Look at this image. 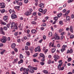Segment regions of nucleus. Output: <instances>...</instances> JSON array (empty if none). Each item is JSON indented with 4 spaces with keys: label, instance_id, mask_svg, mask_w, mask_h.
I'll list each match as a JSON object with an SVG mask.
<instances>
[{
    "label": "nucleus",
    "instance_id": "c756f323",
    "mask_svg": "<svg viewBox=\"0 0 74 74\" xmlns=\"http://www.w3.org/2000/svg\"><path fill=\"white\" fill-rule=\"evenodd\" d=\"M70 38H74V36L73 34H72L71 35L70 37Z\"/></svg>",
    "mask_w": 74,
    "mask_h": 74
},
{
    "label": "nucleus",
    "instance_id": "423d86ee",
    "mask_svg": "<svg viewBox=\"0 0 74 74\" xmlns=\"http://www.w3.org/2000/svg\"><path fill=\"white\" fill-rule=\"evenodd\" d=\"M40 47L39 46H38L37 47V48H36L35 49V52H37V51H38V52H40Z\"/></svg>",
    "mask_w": 74,
    "mask_h": 74
},
{
    "label": "nucleus",
    "instance_id": "cd10ccee",
    "mask_svg": "<svg viewBox=\"0 0 74 74\" xmlns=\"http://www.w3.org/2000/svg\"><path fill=\"white\" fill-rule=\"evenodd\" d=\"M5 52V50H3L1 52V55H3L4 53Z\"/></svg>",
    "mask_w": 74,
    "mask_h": 74
},
{
    "label": "nucleus",
    "instance_id": "0eeeda50",
    "mask_svg": "<svg viewBox=\"0 0 74 74\" xmlns=\"http://www.w3.org/2000/svg\"><path fill=\"white\" fill-rule=\"evenodd\" d=\"M11 17L12 19H15L17 18V16L14 13L12 14Z\"/></svg>",
    "mask_w": 74,
    "mask_h": 74
},
{
    "label": "nucleus",
    "instance_id": "473e14b6",
    "mask_svg": "<svg viewBox=\"0 0 74 74\" xmlns=\"http://www.w3.org/2000/svg\"><path fill=\"white\" fill-rule=\"evenodd\" d=\"M10 37H8L7 38V37H6V41H10Z\"/></svg>",
    "mask_w": 74,
    "mask_h": 74
},
{
    "label": "nucleus",
    "instance_id": "13d9d810",
    "mask_svg": "<svg viewBox=\"0 0 74 74\" xmlns=\"http://www.w3.org/2000/svg\"><path fill=\"white\" fill-rule=\"evenodd\" d=\"M18 34V32H16L14 33V35L15 36H17Z\"/></svg>",
    "mask_w": 74,
    "mask_h": 74
},
{
    "label": "nucleus",
    "instance_id": "6e6d98bb",
    "mask_svg": "<svg viewBox=\"0 0 74 74\" xmlns=\"http://www.w3.org/2000/svg\"><path fill=\"white\" fill-rule=\"evenodd\" d=\"M46 36H43V40H46Z\"/></svg>",
    "mask_w": 74,
    "mask_h": 74
},
{
    "label": "nucleus",
    "instance_id": "79ce46f5",
    "mask_svg": "<svg viewBox=\"0 0 74 74\" xmlns=\"http://www.w3.org/2000/svg\"><path fill=\"white\" fill-rule=\"evenodd\" d=\"M63 30L62 29H60L59 30V32L61 33V32H63Z\"/></svg>",
    "mask_w": 74,
    "mask_h": 74
},
{
    "label": "nucleus",
    "instance_id": "338daca9",
    "mask_svg": "<svg viewBox=\"0 0 74 74\" xmlns=\"http://www.w3.org/2000/svg\"><path fill=\"white\" fill-rule=\"evenodd\" d=\"M46 26V23H44L43 25H42V26L43 27H45V26Z\"/></svg>",
    "mask_w": 74,
    "mask_h": 74
},
{
    "label": "nucleus",
    "instance_id": "e433bc0d",
    "mask_svg": "<svg viewBox=\"0 0 74 74\" xmlns=\"http://www.w3.org/2000/svg\"><path fill=\"white\" fill-rule=\"evenodd\" d=\"M40 57H42L43 58V57H44V54H43V53H40Z\"/></svg>",
    "mask_w": 74,
    "mask_h": 74
},
{
    "label": "nucleus",
    "instance_id": "4c0bfd02",
    "mask_svg": "<svg viewBox=\"0 0 74 74\" xmlns=\"http://www.w3.org/2000/svg\"><path fill=\"white\" fill-rule=\"evenodd\" d=\"M33 61L34 62H39V61H38V60H36V59H33Z\"/></svg>",
    "mask_w": 74,
    "mask_h": 74
},
{
    "label": "nucleus",
    "instance_id": "20e7f679",
    "mask_svg": "<svg viewBox=\"0 0 74 74\" xmlns=\"http://www.w3.org/2000/svg\"><path fill=\"white\" fill-rule=\"evenodd\" d=\"M6 41V37H3V38L1 40V41L3 43H5Z\"/></svg>",
    "mask_w": 74,
    "mask_h": 74
},
{
    "label": "nucleus",
    "instance_id": "4d7b16f0",
    "mask_svg": "<svg viewBox=\"0 0 74 74\" xmlns=\"http://www.w3.org/2000/svg\"><path fill=\"white\" fill-rule=\"evenodd\" d=\"M40 63L41 65H44V64H45V63L44 62H41Z\"/></svg>",
    "mask_w": 74,
    "mask_h": 74
},
{
    "label": "nucleus",
    "instance_id": "774afa93",
    "mask_svg": "<svg viewBox=\"0 0 74 74\" xmlns=\"http://www.w3.org/2000/svg\"><path fill=\"white\" fill-rule=\"evenodd\" d=\"M17 42H21V39L17 40Z\"/></svg>",
    "mask_w": 74,
    "mask_h": 74
},
{
    "label": "nucleus",
    "instance_id": "09e8293b",
    "mask_svg": "<svg viewBox=\"0 0 74 74\" xmlns=\"http://www.w3.org/2000/svg\"><path fill=\"white\" fill-rule=\"evenodd\" d=\"M38 53H35V54H34V57H36V56H37V55H38Z\"/></svg>",
    "mask_w": 74,
    "mask_h": 74
},
{
    "label": "nucleus",
    "instance_id": "bf43d9fd",
    "mask_svg": "<svg viewBox=\"0 0 74 74\" xmlns=\"http://www.w3.org/2000/svg\"><path fill=\"white\" fill-rule=\"evenodd\" d=\"M71 18L72 19H73L74 18V16L73 14H72L71 16Z\"/></svg>",
    "mask_w": 74,
    "mask_h": 74
},
{
    "label": "nucleus",
    "instance_id": "58836bf2",
    "mask_svg": "<svg viewBox=\"0 0 74 74\" xmlns=\"http://www.w3.org/2000/svg\"><path fill=\"white\" fill-rule=\"evenodd\" d=\"M64 45H63L62 47V48L61 49V52H63L64 51Z\"/></svg>",
    "mask_w": 74,
    "mask_h": 74
},
{
    "label": "nucleus",
    "instance_id": "aec40b11",
    "mask_svg": "<svg viewBox=\"0 0 74 74\" xmlns=\"http://www.w3.org/2000/svg\"><path fill=\"white\" fill-rule=\"evenodd\" d=\"M66 20L67 21H69L70 20V17L69 16H66Z\"/></svg>",
    "mask_w": 74,
    "mask_h": 74
},
{
    "label": "nucleus",
    "instance_id": "f8f14e48",
    "mask_svg": "<svg viewBox=\"0 0 74 74\" xmlns=\"http://www.w3.org/2000/svg\"><path fill=\"white\" fill-rule=\"evenodd\" d=\"M15 25V23L14 22H12L11 23V28L12 29H13V27H14Z\"/></svg>",
    "mask_w": 74,
    "mask_h": 74
},
{
    "label": "nucleus",
    "instance_id": "a18cd8bd",
    "mask_svg": "<svg viewBox=\"0 0 74 74\" xmlns=\"http://www.w3.org/2000/svg\"><path fill=\"white\" fill-rule=\"evenodd\" d=\"M9 11L10 13V14H11L12 13V9H9Z\"/></svg>",
    "mask_w": 74,
    "mask_h": 74
},
{
    "label": "nucleus",
    "instance_id": "37998d69",
    "mask_svg": "<svg viewBox=\"0 0 74 74\" xmlns=\"http://www.w3.org/2000/svg\"><path fill=\"white\" fill-rule=\"evenodd\" d=\"M28 49H29V48H28V47H27V46H25V50H28Z\"/></svg>",
    "mask_w": 74,
    "mask_h": 74
},
{
    "label": "nucleus",
    "instance_id": "864d4df0",
    "mask_svg": "<svg viewBox=\"0 0 74 74\" xmlns=\"http://www.w3.org/2000/svg\"><path fill=\"white\" fill-rule=\"evenodd\" d=\"M3 29L5 30H7V28L5 26H4V27H3Z\"/></svg>",
    "mask_w": 74,
    "mask_h": 74
},
{
    "label": "nucleus",
    "instance_id": "9b49d317",
    "mask_svg": "<svg viewBox=\"0 0 74 74\" xmlns=\"http://www.w3.org/2000/svg\"><path fill=\"white\" fill-rule=\"evenodd\" d=\"M39 6L40 8H43L44 6L43 3H40L39 4Z\"/></svg>",
    "mask_w": 74,
    "mask_h": 74
},
{
    "label": "nucleus",
    "instance_id": "dca6fc26",
    "mask_svg": "<svg viewBox=\"0 0 74 74\" xmlns=\"http://www.w3.org/2000/svg\"><path fill=\"white\" fill-rule=\"evenodd\" d=\"M67 53H72L73 52V50L72 49H71L70 50H68L67 51Z\"/></svg>",
    "mask_w": 74,
    "mask_h": 74
},
{
    "label": "nucleus",
    "instance_id": "6e6552de",
    "mask_svg": "<svg viewBox=\"0 0 74 74\" xmlns=\"http://www.w3.org/2000/svg\"><path fill=\"white\" fill-rule=\"evenodd\" d=\"M30 69H27L25 71H24L23 73V74H25L26 73V74H29V71Z\"/></svg>",
    "mask_w": 74,
    "mask_h": 74
},
{
    "label": "nucleus",
    "instance_id": "72a5a7b5",
    "mask_svg": "<svg viewBox=\"0 0 74 74\" xmlns=\"http://www.w3.org/2000/svg\"><path fill=\"white\" fill-rule=\"evenodd\" d=\"M30 72L31 73H34V71L33 69H31Z\"/></svg>",
    "mask_w": 74,
    "mask_h": 74
},
{
    "label": "nucleus",
    "instance_id": "c03bdc74",
    "mask_svg": "<svg viewBox=\"0 0 74 74\" xmlns=\"http://www.w3.org/2000/svg\"><path fill=\"white\" fill-rule=\"evenodd\" d=\"M67 45H64V50L65 51V48H67Z\"/></svg>",
    "mask_w": 74,
    "mask_h": 74
},
{
    "label": "nucleus",
    "instance_id": "2f4dec72",
    "mask_svg": "<svg viewBox=\"0 0 74 74\" xmlns=\"http://www.w3.org/2000/svg\"><path fill=\"white\" fill-rule=\"evenodd\" d=\"M20 58L23 59V56L22 54H20Z\"/></svg>",
    "mask_w": 74,
    "mask_h": 74
},
{
    "label": "nucleus",
    "instance_id": "c9c22d12",
    "mask_svg": "<svg viewBox=\"0 0 74 74\" xmlns=\"http://www.w3.org/2000/svg\"><path fill=\"white\" fill-rule=\"evenodd\" d=\"M51 36H52V33H51V32H49V34L48 36L49 37H51Z\"/></svg>",
    "mask_w": 74,
    "mask_h": 74
},
{
    "label": "nucleus",
    "instance_id": "052dcab7",
    "mask_svg": "<svg viewBox=\"0 0 74 74\" xmlns=\"http://www.w3.org/2000/svg\"><path fill=\"white\" fill-rule=\"evenodd\" d=\"M32 14L33 15H36V12H34V13H33Z\"/></svg>",
    "mask_w": 74,
    "mask_h": 74
},
{
    "label": "nucleus",
    "instance_id": "f704fd0d",
    "mask_svg": "<svg viewBox=\"0 0 74 74\" xmlns=\"http://www.w3.org/2000/svg\"><path fill=\"white\" fill-rule=\"evenodd\" d=\"M59 23H60V25H63V21H60L59 22Z\"/></svg>",
    "mask_w": 74,
    "mask_h": 74
},
{
    "label": "nucleus",
    "instance_id": "f3484780",
    "mask_svg": "<svg viewBox=\"0 0 74 74\" xmlns=\"http://www.w3.org/2000/svg\"><path fill=\"white\" fill-rule=\"evenodd\" d=\"M0 23L1 24H3V25H5L6 24V23H5V22H3V21H2V20H1L0 21Z\"/></svg>",
    "mask_w": 74,
    "mask_h": 74
},
{
    "label": "nucleus",
    "instance_id": "69168bd1",
    "mask_svg": "<svg viewBox=\"0 0 74 74\" xmlns=\"http://www.w3.org/2000/svg\"><path fill=\"white\" fill-rule=\"evenodd\" d=\"M33 69L35 70H36L37 69V67H33Z\"/></svg>",
    "mask_w": 74,
    "mask_h": 74
},
{
    "label": "nucleus",
    "instance_id": "ddd939ff",
    "mask_svg": "<svg viewBox=\"0 0 74 74\" xmlns=\"http://www.w3.org/2000/svg\"><path fill=\"white\" fill-rule=\"evenodd\" d=\"M31 12H26L25 14V15H26L27 16H29V15H31Z\"/></svg>",
    "mask_w": 74,
    "mask_h": 74
},
{
    "label": "nucleus",
    "instance_id": "c85d7f7f",
    "mask_svg": "<svg viewBox=\"0 0 74 74\" xmlns=\"http://www.w3.org/2000/svg\"><path fill=\"white\" fill-rule=\"evenodd\" d=\"M23 5V3L22 2H19L18 3V5L19 6H21V5Z\"/></svg>",
    "mask_w": 74,
    "mask_h": 74
},
{
    "label": "nucleus",
    "instance_id": "49530a36",
    "mask_svg": "<svg viewBox=\"0 0 74 74\" xmlns=\"http://www.w3.org/2000/svg\"><path fill=\"white\" fill-rule=\"evenodd\" d=\"M26 53L27 55H29L30 53L29 51H27V52H26Z\"/></svg>",
    "mask_w": 74,
    "mask_h": 74
},
{
    "label": "nucleus",
    "instance_id": "e2e57ef3",
    "mask_svg": "<svg viewBox=\"0 0 74 74\" xmlns=\"http://www.w3.org/2000/svg\"><path fill=\"white\" fill-rule=\"evenodd\" d=\"M23 38L24 40H27V38L26 36H25V37H24Z\"/></svg>",
    "mask_w": 74,
    "mask_h": 74
},
{
    "label": "nucleus",
    "instance_id": "f03ea898",
    "mask_svg": "<svg viewBox=\"0 0 74 74\" xmlns=\"http://www.w3.org/2000/svg\"><path fill=\"white\" fill-rule=\"evenodd\" d=\"M62 62L61 63H60L59 64L58 66V69L59 70H63L64 69V67H61V66L62 65ZM61 67V68H60Z\"/></svg>",
    "mask_w": 74,
    "mask_h": 74
},
{
    "label": "nucleus",
    "instance_id": "3c124183",
    "mask_svg": "<svg viewBox=\"0 0 74 74\" xmlns=\"http://www.w3.org/2000/svg\"><path fill=\"white\" fill-rule=\"evenodd\" d=\"M66 9H64L62 10V12L64 13L65 12H66Z\"/></svg>",
    "mask_w": 74,
    "mask_h": 74
},
{
    "label": "nucleus",
    "instance_id": "ea45409f",
    "mask_svg": "<svg viewBox=\"0 0 74 74\" xmlns=\"http://www.w3.org/2000/svg\"><path fill=\"white\" fill-rule=\"evenodd\" d=\"M73 0H68V3H72L73 1Z\"/></svg>",
    "mask_w": 74,
    "mask_h": 74
},
{
    "label": "nucleus",
    "instance_id": "a878e982",
    "mask_svg": "<svg viewBox=\"0 0 74 74\" xmlns=\"http://www.w3.org/2000/svg\"><path fill=\"white\" fill-rule=\"evenodd\" d=\"M58 17L56 16L55 17H54V20H55V21H56H56H58Z\"/></svg>",
    "mask_w": 74,
    "mask_h": 74
},
{
    "label": "nucleus",
    "instance_id": "6ab92c4d",
    "mask_svg": "<svg viewBox=\"0 0 74 74\" xmlns=\"http://www.w3.org/2000/svg\"><path fill=\"white\" fill-rule=\"evenodd\" d=\"M16 45L15 44H14V43L13 44H12L11 45V47L13 49H14V48L15 47Z\"/></svg>",
    "mask_w": 74,
    "mask_h": 74
},
{
    "label": "nucleus",
    "instance_id": "1a4fd4ad",
    "mask_svg": "<svg viewBox=\"0 0 74 74\" xmlns=\"http://www.w3.org/2000/svg\"><path fill=\"white\" fill-rule=\"evenodd\" d=\"M53 57H54V58H55L54 60H55V61H56V60H57L58 59L57 57H59V56L58 55H54Z\"/></svg>",
    "mask_w": 74,
    "mask_h": 74
},
{
    "label": "nucleus",
    "instance_id": "8fccbe9b",
    "mask_svg": "<svg viewBox=\"0 0 74 74\" xmlns=\"http://www.w3.org/2000/svg\"><path fill=\"white\" fill-rule=\"evenodd\" d=\"M15 1H16V3H17V5H19V4H18V3H19L18 1H19V0H15Z\"/></svg>",
    "mask_w": 74,
    "mask_h": 74
},
{
    "label": "nucleus",
    "instance_id": "0e129e2a",
    "mask_svg": "<svg viewBox=\"0 0 74 74\" xmlns=\"http://www.w3.org/2000/svg\"><path fill=\"white\" fill-rule=\"evenodd\" d=\"M14 50L16 52H18V49L17 48H15L14 49Z\"/></svg>",
    "mask_w": 74,
    "mask_h": 74
},
{
    "label": "nucleus",
    "instance_id": "412c9836",
    "mask_svg": "<svg viewBox=\"0 0 74 74\" xmlns=\"http://www.w3.org/2000/svg\"><path fill=\"white\" fill-rule=\"evenodd\" d=\"M44 56H43V57L42 58V60H41V61L42 62H44V61H45V56L44 55Z\"/></svg>",
    "mask_w": 74,
    "mask_h": 74
},
{
    "label": "nucleus",
    "instance_id": "7c9ffc66",
    "mask_svg": "<svg viewBox=\"0 0 74 74\" xmlns=\"http://www.w3.org/2000/svg\"><path fill=\"white\" fill-rule=\"evenodd\" d=\"M31 23L32 25H36V23L34 21L32 22Z\"/></svg>",
    "mask_w": 74,
    "mask_h": 74
},
{
    "label": "nucleus",
    "instance_id": "4468645a",
    "mask_svg": "<svg viewBox=\"0 0 74 74\" xmlns=\"http://www.w3.org/2000/svg\"><path fill=\"white\" fill-rule=\"evenodd\" d=\"M29 50L31 53H33L34 51V47H31L29 48Z\"/></svg>",
    "mask_w": 74,
    "mask_h": 74
},
{
    "label": "nucleus",
    "instance_id": "393cba45",
    "mask_svg": "<svg viewBox=\"0 0 74 74\" xmlns=\"http://www.w3.org/2000/svg\"><path fill=\"white\" fill-rule=\"evenodd\" d=\"M0 11L1 13H3L5 12V10L4 9H2V10H0Z\"/></svg>",
    "mask_w": 74,
    "mask_h": 74
},
{
    "label": "nucleus",
    "instance_id": "39448f33",
    "mask_svg": "<svg viewBox=\"0 0 74 74\" xmlns=\"http://www.w3.org/2000/svg\"><path fill=\"white\" fill-rule=\"evenodd\" d=\"M0 6H1V8H5V3L4 2H2V3H0Z\"/></svg>",
    "mask_w": 74,
    "mask_h": 74
},
{
    "label": "nucleus",
    "instance_id": "5701e85b",
    "mask_svg": "<svg viewBox=\"0 0 74 74\" xmlns=\"http://www.w3.org/2000/svg\"><path fill=\"white\" fill-rule=\"evenodd\" d=\"M18 29V27L17 26V25L15 24V25L14 27V29Z\"/></svg>",
    "mask_w": 74,
    "mask_h": 74
},
{
    "label": "nucleus",
    "instance_id": "5fc2aeb1",
    "mask_svg": "<svg viewBox=\"0 0 74 74\" xmlns=\"http://www.w3.org/2000/svg\"><path fill=\"white\" fill-rule=\"evenodd\" d=\"M28 0H25L24 3H28Z\"/></svg>",
    "mask_w": 74,
    "mask_h": 74
},
{
    "label": "nucleus",
    "instance_id": "b1692460",
    "mask_svg": "<svg viewBox=\"0 0 74 74\" xmlns=\"http://www.w3.org/2000/svg\"><path fill=\"white\" fill-rule=\"evenodd\" d=\"M56 50V49H55V48H53L51 50L52 53H54L55 52Z\"/></svg>",
    "mask_w": 74,
    "mask_h": 74
},
{
    "label": "nucleus",
    "instance_id": "2eb2a0df",
    "mask_svg": "<svg viewBox=\"0 0 74 74\" xmlns=\"http://www.w3.org/2000/svg\"><path fill=\"white\" fill-rule=\"evenodd\" d=\"M31 32L32 33H33V34H34L35 33H36V31L35 29H32Z\"/></svg>",
    "mask_w": 74,
    "mask_h": 74
},
{
    "label": "nucleus",
    "instance_id": "9d476101",
    "mask_svg": "<svg viewBox=\"0 0 74 74\" xmlns=\"http://www.w3.org/2000/svg\"><path fill=\"white\" fill-rule=\"evenodd\" d=\"M69 30L72 33H73V26H71L69 28Z\"/></svg>",
    "mask_w": 74,
    "mask_h": 74
},
{
    "label": "nucleus",
    "instance_id": "f257e3e1",
    "mask_svg": "<svg viewBox=\"0 0 74 74\" xmlns=\"http://www.w3.org/2000/svg\"><path fill=\"white\" fill-rule=\"evenodd\" d=\"M39 11H40V12H42L43 15H44L46 13L47 9H45L44 10H43V9H42V8H39Z\"/></svg>",
    "mask_w": 74,
    "mask_h": 74
},
{
    "label": "nucleus",
    "instance_id": "680f3d73",
    "mask_svg": "<svg viewBox=\"0 0 74 74\" xmlns=\"http://www.w3.org/2000/svg\"><path fill=\"white\" fill-rule=\"evenodd\" d=\"M65 34V32H62V33L61 34V35H63L64 34Z\"/></svg>",
    "mask_w": 74,
    "mask_h": 74
},
{
    "label": "nucleus",
    "instance_id": "de8ad7c7",
    "mask_svg": "<svg viewBox=\"0 0 74 74\" xmlns=\"http://www.w3.org/2000/svg\"><path fill=\"white\" fill-rule=\"evenodd\" d=\"M20 7V6H15V9H18Z\"/></svg>",
    "mask_w": 74,
    "mask_h": 74
},
{
    "label": "nucleus",
    "instance_id": "4be33fe9",
    "mask_svg": "<svg viewBox=\"0 0 74 74\" xmlns=\"http://www.w3.org/2000/svg\"><path fill=\"white\" fill-rule=\"evenodd\" d=\"M43 72L44 73H45L46 74H48V71L46 70H43Z\"/></svg>",
    "mask_w": 74,
    "mask_h": 74
},
{
    "label": "nucleus",
    "instance_id": "a211bd4d",
    "mask_svg": "<svg viewBox=\"0 0 74 74\" xmlns=\"http://www.w3.org/2000/svg\"><path fill=\"white\" fill-rule=\"evenodd\" d=\"M4 20L6 21L8 19V16H5L3 17Z\"/></svg>",
    "mask_w": 74,
    "mask_h": 74
},
{
    "label": "nucleus",
    "instance_id": "7ed1b4c3",
    "mask_svg": "<svg viewBox=\"0 0 74 74\" xmlns=\"http://www.w3.org/2000/svg\"><path fill=\"white\" fill-rule=\"evenodd\" d=\"M55 38L56 40H60V37L57 35V33H55L54 34V37H52V39H53Z\"/></svg>",
    "mask_w": 74,
    "mask_h": 74
},
{
    "label": "nucleus",
    "instance_id": "a19ab883",
    "mask_svg": "<svg viewBox=\"0 0 74 74\" xmlns=\"http://www.w3.org/2000/svg\"><path fill=\"white\" fill-rule=\"evenodd\" d=\"M26 45H27L29 46V45H30V44L29 42H27L26 43Z\"/></svg>",
    "mask_w": 74,
    "mask_h": 74
},
{
    "label": "nucleus",
    "instance_id": "603ef678",
    "mask_svg": "<svg viewBox=\"0 0 74 74\" xmlns=\"http://www.w3.org/2000/svg\"><path fill=\"white\" fill-rule=\"evenodd\" d=\"M68 60L70 62L71 60L72 59L71 58H68Z\"/></svg>",
    "mask_w": 74,
    "mask_h": 74
},
{
    "label": "nucleus",
    "instance_id": "bb28decb",
    "mask_svg": "<svg viewBox=\"0 0 74 74\" xmlns=\"http://www.w3.org/2000/svg\"><path fill=\"white\" fill-rule=\"evenodd\" d=\"M62 15V13H60V14H58V18H60V16H61V15Z\"/></svg>",
    "mask_w": 74,
    "mask_h": 74
}]
</instances>
